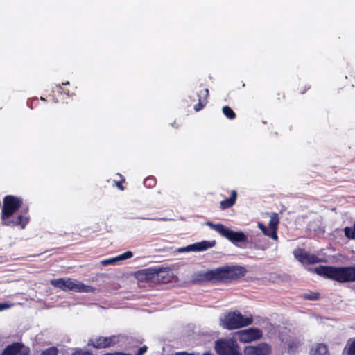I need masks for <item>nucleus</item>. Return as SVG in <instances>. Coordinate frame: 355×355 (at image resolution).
<instances>
[{
  "label": "nucleus",
  "mask_w": 355,
  "mask_h": 355,
  "mask_svg": "<svg viewBox=\"0 0 355 355\" xmlns=\"http://www.w3.org/2000/svg\"><path fill=\"white\" fill-rule=\"evenodd\" d=\"M343 352L346 355H355V338H352L348 340Z\"/></svg>",
  "instance_id": "22"
},
{
  "label": "nucleus",
  "mask_w": 355,
  "mask_h": 355,
  "mask_svg": "<svg viewBox=\"0 0 355 355\" xmlns=\"http://www.w3.org/2000/svg\"><path fill=\"white\" fill-rule=\"evenodd\" d=\"M203 355H212V354L209 352H205L203 354Z\"/></svg>",
  "instance_id": "42"
},
{
  "label": "nucleus",
  "mask_w": 355,
  "mask_h": 355,
  "mask_svg": "<svg viewBox=\"0 0 355 355\" xmlns=\"http://www.w3.org/2000/svg\"><path fill=\"white\" fill-rule=\"evenodd\" d=\"M279 223V218L277 213H272L269 221V229H270V237L275 240L277 239V227Z\"/></svg>",
  "instance_id": "19"
},
{
  "label": "nucleus",
  "mask_w": 355,
  "mask_h": 355,
  "mask_svg": "<svg viewBox=\"0 0 355 355\" xmlns=\"http://www.w3.org/2000/svg\"><path fill=\"white\" fill-rule=\"evenodd\" d=\"M314 271L321 277L339 283L355 282V266L336 267L322 265L315 267Z\"/></svg>",
  "instance_id": "1"
},
{
  "label": "nucleus",
  "mask_w": 355,
  "mask_h": 355,
  "mask_svg": "<svg viewBox=\"0 0 355 355\" xmlns=\"http://www.w3.org/2000/svg\"><path fill=\"white\" fill-rule=\"evenodd\" d=\"M155 266L139 270L134 273L136 279L141 282L155 284Z\"/></svg>",
  "instance_id": "10"
},
{
  "label": "nucleus",
  "mask_w": 355,
  "mask_h": 355,
  "mask_svg": "<svg viewBox=\"0 0 355 355\" xmlns=\"http://www.w3.org/2000/svg\"><path fill=\"white\" fill-rule=\"evenodd\" d=\"M310 88H311V85H304L302 86L300 85L297 88V92L300 94H304Z\"/></svg>",
  "instance_id": "32"
},
{
  "label": "nucleus",
  "mask_w": 355,
  "mask_h": 355,
  "mask_svg": "<svg viewBox=\"0 0 355 355\" xmlns=\"http://www.w3.org/2000/svg\"><path fill=\"white\" fill-rule=\"evenodd\" d=\"M157 184V179L154 176H148L144 180V185L146 188H153Z\"/></svg>",
  "instance_id": "26"
},
{
  "label": "nucleus",
  "mask_w": 355,
  "mask_h": 355,
  "mask_svg": "<svg viewBox=\"0 0 355 355\" xmlns=\"http://www.w3.org/2000/svg\"><path fill=\"white\" fill-rule=\"evenodd\" d=\"M237 198V192L236 190L231 191L230 197L225 199L220 202V207L221 209H226L232 207L235 203Z\"/></svg>",
  "instance_id": "20"
},
{
  "label": "nucleus",
  "mask_w": 355,
  "mask_h": 355,
  "mask_svg": "<svg viewBox=\"0 0 355 355\" xmlns=\"http://www.w3.org/2000/svg\"><path fill=\"white\" fill-rule=\"evenodd\" d=\"M236 334L239 340L241 343H250L261 338L263 336L262 331L257 328L241 330Z\"/></svg>",
  "instance_id": "8"
},
{
  "label": "nucleus",
  "mask_w": 355,
  "mask_h": 355,
  "mask_svg": "<svg viewBox=\"0 0 355 355\" xmlns=\"http://www.w3.org/2000/svg\"><path fill=\"white\" fill-rule=\"evenodd\" d=\"M311 355H330L327 345L324 343H318L312 349Z\"/></svg>",
  "instance_id": "21"
},
{
  "label": "nucleus",
  "mask_w": 355,
  "mask_h": 355,
  "mask_svg": "<svg viewBox=\"0 0 355 355\" xmlns=\"http://www.w3.org/2000/svg\"><path fill=\"white\" fill-rule=\"evenodd\" d=\"M252 317H244L239 311H230L224 315L222 320L223 327L228 330L239 329L251 324Z\"/></svg>",
  "instance_id": "3"
},
{
  "label": "nucleus",
  "mask_w": 355,
  "mask_h": 355,
  "mask_svg": "<svg viewBox=\"0 0 355 355\" xmlns=\"http://www.w3.org/2000/svg\"><path fill=\"white\" fill-rule=\"evenodd\" d=\"M58 349L56 347H50L43 350L40 355H58Z\"/></svg>",
  "instance_id": "28"
},
{
  "label": "nucleus",
  "mask_w": 355,
  "mask_h": 355,
  "mask_svg": "<svg viewBox=\"0 0 355 355\" xmlns=\"http://www.w3.org/2000/svg\"><path fill=\"white\" fill-rule=\"evenodd\" d=\"M56 88L58 89V92H60V93L63 92L69 96H72V94H69V91H66L65 89H64L60 85H57Z\"/></svg>",
  "instance_id": "37"
},
{
  "label": "nucleus",
  "mask_w": 355,
  "mask_h": 355,
  "mask_svg": "<svg viewBox=\"0 0 355 355\" xmlns=\"http://www.w3.org/2000/svg\"><path fill=\"white\" fill-rule=\"evenodd\" d=\"M147 349L148 347L146 345H144L139 347L136 355H144V354L146 352Z\"/></svg>",
  "instance_id": "36"
},
{
  "label": "nucleus",
  "mask_w": 355,
  "mask_h": 355,
  "mask_svg": "<svg viewBox=\"0 0 355 355\" xmlns=\"http://www.w3.org/2000/svg\"><path fill=\"white\" fill-rule=\"evenodd\" d=\"M116 262H117L116 257H113V258H110V259H107L102 260L101 261V264L103 265V266H107V265L114 264Z\"/></svg>",
  "instance_id": "31"
},
{
  "label": "nucleus",
  "mask_w": 355,
  "mask_h": 355,
  "mask_svg": "<svg viewBox=\"0 0 355 355\" xmlns=\"http://www.w3.org/2000/svg\"><path fill=\"white\" fill-rule=\"evenodd\" d=\"M69 85V81H67L65 83H62V85Z\"/></svg>",
  "instance_id": "41"
},
{
  "label": "nucleus",
  "mask_w": 355,
  "mask_h": 355,
  "mask_svg": "<svg viewBox=\"0 0 355 355\" xmlns=\"http://www.w3.org/2000/svg\"><path fill=\"white\" fill-rule=\"evenodd\" d=\"M51 284L64 291H73L79 293H93L95 290L92 286L85 285L80 282L72 280L70 278L52 279L51 280Z\"/></svg>",
  "instance_id": "2"
},
{
  "label": "nucleus",
  "mask_w": 355,
  "mask_h": 355,
  "mask_svg": "<svg viewBox=\"0 0 355 355\" xmlns=\"http://www.w3.org/2000/svg\"><path fill=\"white\" fill-rule=\"evenodd\" d=\"M208 276L209 282H225L223 267L208 270Z\"/></svg>",
  "instance_id": "17"
},
{
  "label": "nucleus",
  "mask_w": 355,
  "mask_h": 355,
  "mask_svg": "<svg viewBox=\"0 0 355 355\" xmlns=\"http://www.w3.org/2000/svg\"><path fill=\"white\" fill-rule=\"evenodd\" d=\"M174 355H195L193 353H189L185 351L178 352L174 354Z\"/></svg>",
  "instance_id": "40"
},
{
  "label": "nucleus",
  "mask_w": 355,
  "mask_h": 355,
  "mask_svg": "<svg viewBox=\"0 0 355 355\" xmlns=\"http://www.w3.org/2000/svg\"><path fill=\"white\" fill-rule=\"evenodd\" d=\"M116 337L112 336L109 337L99 336L98 338L90 339L88 345L96 349L107 348L114 346L116 343Z\"/></svg>",
  "instance_id": "12"
},
{
  "label": "nucleus",
  "mask_w": 355,
  "mask_h": 355,
  "mask_svg": "<svg viewBox=\"0 0 355 355\" xmlns=\"http://www.w3.org/2000/svg\"><path fill=\"white\" fill-rule=\"evenodd\" d=\"M216 244L215 241H202L201 242L195 243L192 245H189L187 248L189 250L193 251H204L209 248H212Z\"/></svg>",
  "instance_id": "18"
},
{
  "label": "nucleus",
  "mask_w": 355,
  "mask_h": 355,
  "mask_svg": "<svg viewBox=\"0 0 355 355\" xmlns=\"http://www.w3.org/2000/svg\"><path fill=\"white\" fill-rule=\"evenodd\" d=\"M207 225L232 243L245 242L248 239L247 236L243 232L233 231L223 224H214L209 221L207 222Z\"/></svg>",
  "instance_id": "5"
},
{
  "label": "nucleus",
  "mask_w": 355,
  "mask_h": 355,
  "mask_svg": "<svg viewBox=\"0 0 355 355\" xmlns=\"http://www.w3.org/2000/svg\"><path fill=\"white\" fill-rule=\"evenodd\" d=\"M23 202V199L21 197L13 195L6 196L3 199L1 212V223L10 218L21 207Z\"/></svg>",
  "instance_id": "4"
},
{
  "label": "nucleus",
  "mask_w": 355,
  "mask_h": 355,
  "mask_svg": "<svg viewBox=\"0 0 355 355\" xmlns=\"http://www.w3.org/2000/svg\"><path fill=\"white\" fill-rule=\"evenodd\" d=\"M215 350L218 355H242L237 343L232 340H218L215 343Z\"/></svg>",
  "instance_id": "6"
},
{
  "label": "nucleus",
  "mask_w": 355,
  "mask_h": 355,
  "mask_svg": "<svg viewBox=\"0 0 355 355\" xmlns=\"http://www.w3.org/2000/svg\"><path fill=\"white\" fill-rule=\"evenodd\" d=\"M320 294L318 293H310L304 295V298L309 300H318Z\"/></svg>",
  "instance_id": "30"
},
{
  "label": "nucleus",
  "mask_w": 355,
  "mask_h": 355,
  "mask_svg": "<svg viewBox=\"0 0 355 355\" xmlns=\"http://www.w3.org/2000/svg\"><path fill=\"white\" fill-rule=\"evenodd\" d=\"M132 256H133V253L131 251H126V252L116 256L117 261L130 259Z\"/></svg>",
  "instance_id": "29"
},
{
  "label": "nucleus",
  "mask_w": 355,
  "mask_h": 355,
  "mask_svg": "<svg viewBox=\"0 0 355 355\" xmlns=\"http://www.w3.org/2000/svg\"><path fill=\"white\" fill-rule=\"evenodd\" d=\"M155 284H168L173 282L174 274L171 269L159 266H155Z\"/></svg>",
  "instance_id": "11"
},
{
  "label": "nucleus",
  "mask_w": 355,
  "mask_h": 355,
  "mask_svg": "<svg viewBox=\"0 0 355 355\" xmlns=\"http://www.w3.org/2000/svg\"><path fill=\"white\" fill-rule=\"evenodd\" d=\"M225 282L239 279L244 276L246 270L242 266L223 267Z\"/></svg>",
  "instance_id": "13"
},
{
  "label": "nucleus",
  "mask_w": 355,
  "mask_h": 355,
  "mask_svg": "<svg viewBox=\"0 0 355 355\" xmlns=\"http://www.w3.org/2000/svg\"><path fill=\"white\" fill-rule=\"evenodd\" d=\"M30 348L21 342H14L6 346L0 355H30Z\"/></svg>",
  "instance_id": "7"
},
{
  "label": "nucleus",
  "mask_w": 355,
  "mask_h": 355,
  "mask_svg": "<svg viewBox=\"0 0 355 355\" xmlns=\"http://www.w3.org/2000/svg\"><path fill=\"white\" fill-rule=\"evenodd\" d=\"M29 223V217L25 214H19L16 220L8 219L2 225L5 226L15 227L20 226L21 229H24L26 225Z\"/></svg>",
  "instance_id": "15"
},
{
  "label": "nucleus",
  "mask_w": 355,
  "mask_h": 355,
  "mask_svg": "<svg viewBox=\"0 0 355 355\" xmlns=\"http://www.w3.org/2000/svg\"><path fill=\"white\" fill-rule=\"evenodd\" d=\"M259 227L265 235L270 237V229H268L266 226L262 224H259Z\"/></svg>",
  "instance_id": "34"
},
{
  "label": "nucleus",
  "mask_w": 355,
  "mask_h": 355,
  "mask_svg": "<svg viewBox=\"0 0 355 355\" xmlns=\"http://www.w3.org/2000/svg\"><path fill=\"white\" fill-rule=\"evenodd\" d=\"M282 98H283V99H284V98H285V94H284V93H282Z\"/></svg>",
  "instance_id": "43"
},
{
  "label": "nucleus",
  "mask_w": 355,
  "mask_h": 355,
  "mask_svg": "<svg viewBox=\"0 0 355 355\" xmlns=\"http://www.w3.org/2000/svg\"><path fill=\"white\" fill-rule=\"evenodd\" d=\"M40 99H41L42 101H45V98H43V97H41V98H40Z\"/></svg>",
  "instance_id": "44"
},
{
  "label": "nucleus",
  "mask_w": 355,
  "mask_h": 355,
  "mask_svg": "<svg viewBox=\"0 0 355 355\" xmlns=\"http://www.w3.org/2000/svg\"><path fill=\"white\" fill-rule=\"evenodd\" d=\"M295 258L303 264H313L320 262V259L315 254H311L304 249L294 251Z\"/></svg>",
  "instance_id": "14"
},
{
  "label": "nucleus",
  "mask_w": 355,
  "mask_h": 355,
  "mask_svg": "<svg viewBox=\"0 0 355 355\" xmlns=\"http://www.w3.org/2000/svg\"><path fill=\"white\" fill-rule=\"evenodd\" d=\"M223 114L229 119H234L236 116L234 110L229 106H224L222 109Z\"/></svg>",
  "instance_id": "24"
},
{
  "label": "nucleus",
  "mask_w": 355,
  "mask_h": 355,
  "mask_svg": "<svg viewBox=\"0 0 355 355\" xmlns=\"http://www.w3.org/2000/svg\"><path fill=\"white\" fill-rule=\"evenodd\" d=\"M198 103L194 105V110L196 112H198L203 109L207 105L209 96V89L207 88H204L199 92L198 94Z\"/></svg>",
  "instance_id": "16"
},
{
  "label": "nucleus",
  "mask_w": 355,
  "mask_h": 355,
  "mask_svg": "<svg viewBox=\"0 0 355 355\" xmlns=\"http://www.w3.org/2000/svg\"><path fill=\"white\" fill-rule=\"evenodd\" d=\"M271 346L266 343H260L255 345H248L243 349L244 355H270Z\"/></svg>",
  "instance_id": "9"
},
{
  "label": "nucleus",
  "mask_w": 355,
  "mask_h": 355,
  "mask_svg": "<svg viewBox=\"0 0 355 355\" xmlns=\"http://www.w3.org/2000/svg\"><path fill=\"white\" fill-rule=\"evenodd\" d=\"M71 355H92V354L89 351L78 350Z\"/></svg>",
  "instance_id": "35"
},
{
  "label": "nucleus",
  "mask_w": 355,
  "mask_h": 355,
  "mask_svg": "<svg viewBox=\"0 0 355 355\" xmlns=\"http://www.w3.org/2000/svg\"><path fill=\"white\" fill-rule=\"evenodd\" d=\"M104 355H132V354L122 352H114L105 353Z\"/></svg>",
  "instance_id": "38"
},
{
  "label": "nucleus",
  "mask_w": 355,
  "mask_h": 355,
  "mask_svg": "<svg viewBox=\"0 0 355 355\" xmlns=\"http://www.w3.org/2000/svg\"><path fill=\"white\" fill-rule=\"evenodd\" d=\"M300 345V342L297 339L291 340L288 342V352L291 353H295L298 349Z\"/></svg>",
  "instance_id": "25"
},
{
  "label": "nucleus",
  "mask_w": 355,
  "mask_h": 355,
  "mask_svg": "<svg viewBox=\"0 0 355 355\" xmlns=\"http://www.w3.org/2000/svg\"><path fill=\"white\" fill-rule=\"evenodd\" d=\"M11 306L10 304H6V303H1L0 304V311H3L5 309H7Z\"/></svg>",
  "instance_id": "39"
},
{
  "label": "nucleus",
  "mask_w": 355,
  "mask_h": 355,
  "mask_svg": "<svg viewBox=\"0 0 355 355\" xmlns=\"http://www.w3.org/2000/svg\"><path fill=\"white\" fill-rule=\"evenodd\" d=\"M121 180L120 181H115V185L121 191H123L125 189L124 187L123 186V183L125 182V180L123 177L121 175Z\"/></svg>",
  "instance_id": "33"
},
{
  "label": "nucleus",
  "mask_w": 355,
  "mask_h": 355,
  "mask_svg": "<svg viewBox=\"0 0 355 355\" xmlns=\"http://www.w3.org/2000/svg\"><path fill=\"white\" fill-rule=\"evenodd\" d=\"M193 282H209V276H208V271L205 272H198L197 274H195L193 277Z\"/></svg>",
  "instance_id": "23"
},
{
  "label": "nucleus",
  "mask_w": 355,
  "mask_h": 355,
  "mask_svg": "<svg viewBox=\"0 0 355 355\" xmlns=\"http://www.w3.org/2000/svg\"><path fill=\"white\" fill-rule=\"evenodd\" d=\"M345 235L349 239H355V223L353 227H346L344 229Z\"/></svg>",
  "instance_id": "27"
}]
</instances>
